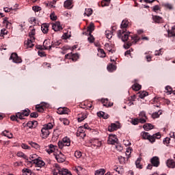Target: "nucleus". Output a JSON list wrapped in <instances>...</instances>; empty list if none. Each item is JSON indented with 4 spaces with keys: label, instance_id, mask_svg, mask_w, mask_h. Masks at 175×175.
<instances>
[{
    "label": "nucleus",
    "instance_id": "1",
    "mask_svg": "<svg viewBox=\"0 0 175 175\" xmlns=\"http://www.w3.org/2000/svg\"><path fill=\"white\" fill-rule=\"evenodd\" d=\"M141 136L142 137L144 140H149L150 143H154L157 139H161V133H157L153 134L152 135H150L148 132L142 131L141 133Z\"/></svg>",
    "mask_w": 175,
    "mask_h": 175
},
{
    "label": "nucleus",
    "instance_id": "2",
    "mask_svg": "<svg viewBox=\"0 0 175 175\" xmlns=\"http://www.w3.org/2000/svg\"><path fill=\"white\" fill-rule=\"evenodd\" d=\"M68 172H69L68 169L61 168L59 167V165H58L57 163L55 164L53 170H52L53 175H66L68 174Z\"/></svg>",
    "mask_w": 175,
    "mask_h": 175
},
{
    "label": "nucleus",
    "instance_id": "3",
    "mask_svg": "<svg viewBox=\"0 0 175 175\" xmlns=\"http://www.w3.org/2000/svg\"><path fill=\"white\" fill-rule=\"evenodd\" d=\"M130 33L131 32H125L124 30H119L118 31V38L122 39V42H128Z\"/></svg>",
    "mask_w": 175,
    "mask_h": 175
},
{
    "label": "nucleus",
    "instance_id": "4",
    "mask_svg": "<svg viewBox=\"0 0 175 175\" xmlns=\"http://www.w3.org/2000/svg\"><path fill=\"white\" fill-rule=\"evenodd\" d=\"M57 144L59 148H61V150L65 146L69 147V146H70V139L68 137H65L62 141H59Z\"/></svg>",
    "mask_w": 175,
    "mask_h": 175
},
{
    "label": "nucleus",
    "instance_id": "5",
    "mask_svg": "<svg viewBox=\"0 0 175 175\" xmlns=\"http://www.w3.org/2000/svg\"><path fill=\"white\" fill-rule=\"evenodd\" d=\"M108 144H117L118 143V139H117V135L110 134L107 140Z\"/></svg>",
    "mask_w": 175,
    "mask_h": 175
},
{
    "label": "nucleus",
    "instance_id": "6",
    "mask_svg": "<svg viewBox=\"0 0 175 175\" xmlns=\"http://www.w3.org/2000/svg\"><path fill=\"white\" fill-rule=\"evenodd\" d=\"M10 59H12V62H14L15 64H21V62H23L21 58L19 57L16 53H12Z\"/></svg>",
    "mask_w": 175,
    "mask_h": 175
},
{
    "label": "nucleus",
    "instance_id": "7",
    "mask_svg": "<svg viewBox=\"0 0 175 175\" xmlns=\"http://www.w3.org/2000/svg\"><path fill=\"white\" fill-rule=\"evenodd\" d=\"M120 129V123L117 122L116 123H111L110 126H108L109 132H114V131H117V129Z\"/></svg>",
    "mask_w": 175,
    "mask_h": 175
},
{
    "label": "nucleus",
    "instance_id": "8",
    "mask_svg": "<svg viewBox=\"0 0 175 175\" xmlns=\"http://www.w3.org/2000/svg\"><path fill=\"white\" fill-rule=\"evenodd\" d=\"M48 104L46 103H43L40 105H37L36 106V109L37 110V111H39V113H43V111H44V109H46V107H47Z\"/></svg>",
    "mask_w": 175,
    "mask_h": 175
},
{
    "label": "nucleus",
    "instance_id": "9",
    "mask_svg": "<svg viewBox=\"0 0 175 175\" xmlns=\"http://www.w3.org/2000/svg\"><path fill=\"white\" fill-rule=\"evenodd\" d=\"M139 122L141 124H145L147 120V116H146V112L144 111H141L139 114Z\"/></svg>",
    "mask_w": 175,
    "mask_h": 175
},
{
    "label": "nucleus",
    "instance_id": "10",
    "mask_svg": "<svg viewBox=\"0 0 175 175\" xmlns=\"http://www.w3.org/2000/svg\"><path fill=\"white\" fill-rule=\"evenodd\" d=\"M55 159L57 162L62 163V162H65V155L62 154V152H59L58 154L55 155Z\"/></svg>",
    "mask_w": 175,
    "mask_h": 175
},
{
    "label": "nucleus",
    "instance_id": "11",
    "mask_svg": "<svg viewBox=\"0 0 175 175\" xmlns=\"http://www.w3.org/2000/svg\"><path fill=\"white\" fill-rule=\"evenodd\" d=\"M86 129H88V124H85L83 126H80L78 128L77 131V136L79 137L81 133H83Z\"/></svg>",
    "mask_w": 175,
    "mask_h": 175
},
{
    "label": "nucleus",
    "instance_id": "12",
    "mask_svg": "<svg viewBox=\"0 0 175 175\" xmlns=\"http://www.w3.org/2000/svg\"><path fill=\"white\" fill-rule=\"evenodd\" d=\"M43 46L45 50H51V48L54 47V44H51L50 40H45L43 42Z\"/></svg>",
    "mask_w": 175,
    "mask_h": 175
},
{
    "label": "nucleus",
    "instance_id": "13",
    "mask_svg": "<svg viewBox=\"0 0 175 175\" xmlns=\"http://www.w3.org/2000/svg\"><path fill=\"white\" fill-rule=\"evenodd\" d=\"M65 58H68L69 59H72V61H77L79 59V54H72V53L66 54Z\"/></svg>",
    "mask_w": 175,
    "mask_h": 175
},
{
    "label": "nucleus",
    "instance_id": "14",
    "mask_svg": "<svg viewBox=\"0 0 175 175\" xmlns=\"http://www.w3.org/2000/svg\"><path fill=\"white\" fill-rule=\"evenodd\" d=\"M150 162H151L152 165L153 166H154V167H158L159 166V157H158L157 156L153 157L150 159Z\"/></svg>",
    "mask_w": 175,
    "mask_h": 175
},
{
    "label": "nucleus",
    "instance_id": "15",
    "mask_svg": "<svg viewBox=\"0 0 175 175\" xmlns=\"http://www.w3.org/2000/svg\"><path fill=\"white\" fill-rule=\"evenodd\" d=\"M41 133V137H42V139H47L50 135V131L46 129H44V127L42 128Z\"/></svg>",
    "mask_w": 175,
    "mask_h": 175
},
{
    "label": "nucleus",
    "instance_id": "16",
    "mask_svg": "<svg viewBox=\"0 0 175 175\" xmlns=\"http://www.w3.org/2000/svg\"><path fill=\"white\" fill-rule=\"evenodd\" d=\"M33 42H35V40L28 38L27 41H25V47H26V49H31V47L35 46V44H33Z\"/></svg>",
    "mask_w": 175,
    "mask_h": 175
},
{
    "label": "nucleus",
    "instance_id": "17",
    "mask_svg": "<svg viewBox=\"0 0 175 175\" xmlns=\"http://www.w3.org/2000/svg\"><path fill=\"white\" fill-rule=\"evenodd\" d=\"M70 112V110L66 107H60L57 109V114H68Z\"/></svg>",
    "mask_w": 175,
    "mask_h": 175
},
{
    "label": "nucleus",
    "instance_id": "18",
    "mask_svg": "<svg viewBox=\"0 0 175 175\" xmlns=\"http://www.w3.org/2000/svg\"><path fill=\"white\" fill-rule=\"evenodd\" d=\"M52 29L55 31L57 32V31L62 30V26H61V23L59 22H55L52 25Z\"/></svg>",
    "mask_w": 175,
    "mask_h": 175
},
{
    "label": "nucleus",
    "instance_id": "19",
    "mask_svg": "<svg viewBox=\"0 0 175 175\" xmlns=\"http://www.w3.org/2000/svg\"><path fill=\"white\" fill-rule=\"evenodd\" d=\"M27 162L34 163L35 161H38V155L36 154H31L29 159H27Z\"/></svg>",
    "mask_w": 175,
    "mask_h": 175
},
{
    "label": "nucleus",
    "instance_id": "20",
    "mask_svg": "<svg viewBox=\"0 0 175 175\" xmlns=\"http://www.w3.org/2000/svg\"><path fill=\"white\" fill-rule=\"evenodd\" d=\"M152 20L154 23H157V24H161V23H163V19L162 18V17L159 16H152Z\"/></svg>",
    "mask_w": 175,
    "mask_h": 175
},
{
    "label": "nucleus",
    "instance_id": "21",
    "mask_svg": "<svg viewBox=\"0 0 175 175\" xmlns=\"http://www.w3.org/2000/svg\"><path fill=\"white\" fill-rule=\"evenodd\" d=\"M34 165H36L37 167H43L46 163H44V161L42 160L38 159L37 160H35Z\"/></svg>",
    "mask_w": 175,
    "mask_h": 175
},
{
    "label": "nucleus",
    "instance_id": "22",
    "mask_svg": "<svg viewBox=\"0 0 175 175\" xmlns=\"http://www.w3.org/2000/svg\"><path fill=\"white\" fill-rule=\"evenodd\" d=\"M109 100L107 98H102L101 103H103V106L105 107H111L113 103H109Z\"/></svg>",
    "mask_w": 175,
    "mask_h": 175
},
{
    "label": "nucleus",
    "instance_id": "23",
    "mask_svg": "<svg viewBox=\"0 0 175 175\" xmlns=\"http://www.w3.org/2000/svg\"><path fill=\"white\" fill-rule=\"evenodd\" d=\"M41 29L43 33H47L49 32V24L43 23L41 26Z\"/></svg>",
    "mask_w": 175,
    "mask_h": 175
},
{
    "label": "nucleus",
    "instance_id": "24",
    "mask_svg": "<svg viewBox=\"0 0 175 175\" xmlns=\"http://www.w3.org/2000/svg\"><path fill=\"white\" fill-rule=\"evenodd\" d=\"M167 166L174 169L175 167V161L173 159H168L167 161Z\"/></svg>",
    "mask_w": 175,
    "mask_h": 175
},
{
    "label": "nucleus",
    "instance_id": "25",
    "mask_svg": "<svg viewBox=\"0 0 175 175\" xmlns=\"http://www.w3.org/2000/svg\"><path fill=\"white\" fill-rule=\"evenodd\" d=\"M143 128L145 131H151V129H154V125L147 123L143 126Z\"/></svg>",
    "mask_w": 175,
    "mask_h": 175
},
{
    "label": "nucleus",
    "instance_id": "26",
    "mask_svg": "<svg viewBox=\"0 0 175 175\" xmlns=\"http://www.w3.org/2000/svg\"><path fill=\"white\" fill-rule=\"evenodd\" d=\"M2 135H3V136H5L6 137H8V139H13V133H9V131H3Z\"/></svg>",
    "mask_w": 175,
    "mask_h": 175
},
{
    "label": "nucleus",
    "instance_id": "27",
    "mask_svg": "<svg viewBox=\"0 0 175 175\" xmlns=\"http://www.w3.org/2000/svg\"><path fill=\"white\" fill-rule=\"evenodd\" d=\"M162 114V110H159L157 112H154L152 114V118L155 120V118H159V116Z\"/></svg>",
    "mask_w": 175,
    "mask_h": 175
},
{
    "label": "nucleus",
    "instance_id": "28",
    "mask_svg": "<svg viewBox=\"0 0 175 175\" xmlns=\"http://www.w3.org/2000/svg\"><path fill=\"white\" fill-rule=\"evenodd\" d=\"M95 31V25L94 23H90L89 26H88V32L89 33H92L93 31Z\"/></svg>",
    "mask_w": 175,
    "mask_h": 175
},
{
    "label": "nucleus",
    "instance_id": "29",
    "mask_svg": "<svg viewBox=\"0 0 175 175\" xmlns=\"http://www.w3.org/2000/svg\"><path fill=\"white\" fill-rule=\"evenodd\" d=\"M138 94H139V98H140V99H144L146 96H148V92L146 91L139 92Z\"/></svg>",
    "mask_w": 175,
    "mask_h": 175
},
{
    "label": "nucleus",
    "instance_id": "30",
    "mask_svg": "<svg viewBox=\"0 0 175 175\" xmlns=\"http://www.w3.org/2000/svg\"><path fill=\"white\" fill-rule=\"evenodd\" d=\"M64 6L66 9H70V6H72V0H66L64 1Z\"/></svg>",
    "mask_w": 175,
    "mask_h": 175
},
{
    "label": "nucleus",
    "instance_id": "31",
    "mask_svg": "<svg viewBox=\"0 0 175 175\" xmlns=\"http://www.w3.org/2000/svg\"><path fill=\"white\" fill-rule=\"evenodd\" d=\"M132 88L134 91H139V90H142V86L140 84L135 83L132 85Z\"/></svg>",
    "mask_w": 175,
    "mask_h": 175
},
{
    "label": "nucleus",
    "instance_id": "32",
    "mask_svg": "<svg viewBox=\"0 0 175 175\" xmlns=\"http://www.w3.org/2000/svg\"><path fill=\"white\" fill-rule=\"evenodd\" d=\"M87 118V115L84 113L79 114V117L77 118L78 122H81L82 121H84Z\"/></svg>",
    "mask_w": 175,
    "mask_h": 175
},
{
    "label": "nucleus",
    "instance_id": "33",
    "mask_svg": "<svg viewBox=\"0 0 175 175\" xmlns=\"http://www.w3.org/2000/svg\"><path fill=\"white\" fill-rule=\"evenodd\" d=\"M88 42L89 43H94L95 42V37L92 35V33H88Z\"/></svg>",
    "mask_w": 175,
    "mask_h": 175
},
{
    "label": "nucleus",
    "instance_id": "34",
    "mask_svg": "<svg viewBox=\"0 0 175 175\" xmlns=\"http://www.w3.org/2000/svg\"><path fill=\"white\" fill-rule=\"evenodd\" d=\"M27 125L30 129L35 128V126H36V125H38V122H36V121L29 122H27Z\"/></svg>",
    "mask_w": 175,
    "mask_h": 175
},
{
    "label": "nucleus",
    "instance_id": "35",
    "mask_svg": "<svg viewBox=\"0 0 175 175\" xmlns=\"http://www.w3.org/2000/svg\"><path fill=\"white\" fill-rule=\"evenodd\" d=\"M97 116L98 117H102L104 120H107V118H109V115L105 116V112L103 111L98 112Z\"/></svg>",
    "mask_w": 175,
    "mask_h": 175
},
{
    "label": "nucleus",
    "instance_id": "36",
    "mask_svg": "<svg viewBox=\"0 0 175 175\" xmlns=\"http://www.w3.org/2000/svg\"><path fill=\"white\" fill-rule=\"evenodd\" d=\"M98 55H100V57L103 58H105V57H106V53H105V50H103V49H98Z\"/></svg>",
    "mask_w": 175,
    "mask_h": 175
},
{
    "label": "nucleus",
    "instance_id": "37",
    "mask_svg": "<svg viewBox=\"0 0 175 175\" xmlns=\"http://www.w3.org/2000/svg\"><path fill=\"white\" fill-rule=\"evenodd\" d=\"M116 69H117V67L113 64H111L107 66V70L109 72H113V70H116Z\"/></svg>",
    "mask_w": 175,
    "mask_h": 175
},
{
    "label": "nucleus",
    "instance_id": "38",
    "mask_svg": "<svg viewBox=\"0 0 175 175\" xmlns=\"http://www.w3.org/2000/svg\"><path fill=\"white\" fill-rule=\"evenodd\" d=\"M29 144H30V146H31V147H33V148H36V150H39V148H40L39 144H38L36 142H29Z\"/></svg>",
    "mask_w": 175,
    "mask_h": 175
},
{
    "label": "nucleus",
    "instance_id": "39",
    "mask_svg": "<svg viewBox=\"0 0 175 175\" xmlns=\"http://www.w3.org/2000/svg\"><path fill=\"white\" fill-rule=\"evenodd\" d=\"M105 173H106V170H105V169H103V168H101L100 170H96L95 174L96 175H104Z\"/></svg>",
    "mask_w": 175,
    "mask_h": 175
},
{
    "label": "nucleus",
    "instance_id": "40",
    "mask_svg": "<svg viewBox=\"0 0 175 175\" xmlns=\"http://www.w3.org/2000/svg\"><path fill=\"white\" fill-rule=\"evenodd\" d=\"M129 25V22L126 20H123L121 23V28H127Z\"/></svg>",
    "mask_w": 175,
    "mask_h": 175
},
{
    "label": "nucleus",
    "instance_id": "41",
    "mask_svg": "<svg viewBox=\"0 0 175 175\" xmlns=\"http://www.w3.org/2000/svg\"><path fill=\"white\" fill-rule=\"evenodd\" d=\"M29 39H31V40H35V30H31L29 33Z\"/></svg>",
    "mask_w": 175,
    "mask_h": 175
},
{
    "label": "nucleus",
    "instance_id": "42",
    "mask_svg": "<svg viewBox=\"0 0 175 175\" xmlns=\"http://www.w3.org/2000/svg\"><path fill=\"white\" fill-rule=\"evenodd\" d=\"M23 172L25 173V175H33L32 174V171L28 168L23 169Z\"/></svg>",
    "mask_w": 175,
    "mask_h": 175
},
{
    "label": "nucleus",
    "instance_id": "43",
    "mask_svg": "<svg viewBox=\"0 0 175 175\" xmlns=\"http://www.w3.org/2000/svg\"><path fill=\"white\" fill-rule=\"evenodd\" d=\"M53 126H54L53 125V124L48 123L47 124L44 125L43 128H44L45 129H47V131H49V129H53Z\"/></svg>",
    "mask_w": 175,
    "mask_h": 175
},
{
    "label": "nucleus",
    "instance_id": "44",
    "mask_svg": "<svg viewBox=\"0 0 175 175\" xmlns=\"http://www.w3.org/2000/svg\"><path fill=\"white\" fill-rule=\"evenodd\" d=\"M135 165L137 169H143V165L140 164V159H137V160L135 161Z\"/></svg>",
    "mask_w": 175,
    "mask_h": 175
},
{
    "label": "nucleus",
    "instance_id": "45",
    "mask_svg": "<svg viewBox=\"0 0 175 175\" xmlns=\"http://www.w3.org/2000/svg\"><path fill=\"white\" fill-rule=\"evenodd\" d=\"M165 90L167 91V94H168L169 95H170L173 92V89L169 85L165 87Z\"/></svg>",
    "mask_w": 175,
    "mask_h": 175
},
{
    "label": "nucleus",
    "instance_id": "46",
    "mask_svg": "<svg viewBox=\"0 0 175 175\" xmlns=\"http://www.w3.org/2000/svg\"><path fill=\"white\" fill-rule=\"evenodd\" d=\"M131 39H132V40H133L135 42V43H137V42H139V40H140V38H139V36H137V35L131 36Z\"/></svg>",
    "mask_w": 175,
    "mask_h": 175
},
{
    "label": "nucleus",
    "instance_id": "47",
    "mask_svg": "<svg viewBox=\"0 0 175 175\" xmlns=\"http://www.w3.org/2000/svg\"><path fill=\"white\" fill-rule=\"evenodd\" d=\"M32 9H33V12H35L36 13V12H40V10H42V8L38 5L33 6Z\"/></svg>",
    "mask_w": 175,
    "mask_h": 175
},
{
    "label": "nucleus",
    "instance_id": "48",
    "mask_svg": "<svg viewBox=\"0 0 175 175\" xmlns=\"http://www.w3.org/2000/svg\"><path fill=\"white\" fill-rule=\"evenodd\" d=\"M17 157H19L20 158H24V159H27V156L23 152H18Z\"/></svg>",
    "mask_w": 175,
    "mask_h": 175
},
{
    "label": "nucleus",
    "instance_id": "49",
    "mask_svg": "<svg viewBox=\"0 0 175 175\" xmlns=\"http://www.w3.org/2000/svg\"><path fill=\"white\" fill-rule=\"evenodd\" d=\"M118 161L120 162V163H121L122 165L125 163V157H122V156H120L118 157Z\"/></svg>",
    "mask_w": 175,
    "mask_h": 175
},
{
    "label": "nucleus",
    "instance_id": "50",
    "mask_svg": "<svg viewBox=\"0 0 175 175\" xmlns=\"http://www.w3.org/2000/svg\"><path fill=\"white\" fill-rule=\"evenodd\" d=\"M22 114L23 117H28V116H29V110L25 109L24 111H23Z\"/></svg>",
    "mask_w": 175,
    "mask_h": 175
},
{
    "label": "nucleus",
    "instance_id": "51",
    "mask_svg": "<svg viewBox=\"0 0 175 175\" xmlns=\"http://www.w3.org/2000/svg\"><path fill=\"white\" fill-rule=\"evenodd\" d=\"M116 148L119 152H120L123 150V148L121 146V145L120 144H118V142L116 143Z\"/></svg>",
    "mask_w": 175,
    "mask_h": 175
},
{
    "label": "nucleus",
    "instance_id": "52",
    "mask_svg": "<svg viewBox=\"0 0 175 175\" xmlns=\"http://www.w3.org/2000/svg\"><path fill=\"white\" fill-rule=\"evenodd\" d=\"M16 118H19V120H24V116L23 115V113L21 112L16 113Z\"/></svg>",
    "mask_w": 175,
    "mask_h": 175
},
{
    "label": "nucleus",
    "instance_id": "53",
    "mask_svg": "<svg viewBox=\"0 0 175 175\" xmlns=\"http://www.w3.org/2000/svg\"><path fill=\"white\" fill-rule=\"evenodd\" d=\"M168 33H170L172 36H175V25L172 27L171 31H168Z\"/></svg>",
    "mask_w": 175,
    "mask_h": 175
},
{
    "label": "nucleus",
    "instance_id": "54",
    "mask_svg": "<svg viewBox=\"0 0 175 175\" xmlns=\"http://www.w3.org/2000/svg\"><path fill=\"white\" fill-rule=\"evenodd\" d=\"M164 6L165 8H166V9H169L170 10H172L173 9V5L170 3H165Z\"/></svg>",
    "mask_w": 175,
    "mask_h": 175
},
{
    "label": "nucleus",
    "instance_id": "55",
    "mask_svg": "<svg viewBox=\"0 0 175 175\" xmlns=\"http://www.w3.org/2000/svg\"><path fill=\"white\" fill-rule=\"evenodd\" d=\"M76 173H77V174L80 175V172H81V170H83V167L78 166L77 167H75V169Z\"/></svg>",
    "mask_w": 175,
    "mask_h": 175
},
{
    "label": "nucleus",
    "instance_id": "56",
    "mask_svg": "<svg viewBox=\"0 0 175 175\" xmlns=\"http://www.w3.org/2000/svg\"><path fill=\"white\" fill-rule=\"evenodd\" d=\"M58 130H54L53 131V137H55V139L58 138V137L59 136V134L58 133Z\"/></svg>",
    "mask_w": 175,
    "mask_h": 175
},
{
    "label": "nucleus",
    "instance_id": "57",
    "mask_svg": "<svg viewBox=\"0 0 175 175\" xmlns=\"http://www.w3.org/2000/svg\"><path fill=\"white\" fill-rule=\"evenodd\" d=\"M139 122H140V119H139V118H135L133 120H132L133 125H137V124H139Z\"/></svg>",
    "mask_w": 175,
    "mask_h": 175
},
{
    "label": "nucleus",
    "instance_id": "58",
    "mask_svg": "<svg viewBox=\"0 0 175 175\" xmlns=\"http://www.w3.org/2000/svg\"><path fill=\"white\" fill-rule=\"evenodd\" d=\"M132 46V42H128L126 44L124 45V49H128Z\"/></svg>",
    "mask_w": 175,
    "mask_h": 175
},
{
    "label": "nucleus",
    "instance_id": "59",
    "mask_svg": "<svg viewBox=\"0 0 175 175\" xmlns=\"http://www.w3.org/2000/svg\"><path fill=\"white\" fill-rule=\"evenodd\" d=\"M75 157L76 158H80L81 157V152H80V151H75Z\"/></svg>",
    "mask_w": 175,
    "mask_h": 175
},
{
    "label": "nucleus",
    "instance_id": "60",
    "mask_svg": "<svg viewBox=\"0 0 175 175\" xmlns=\"http://www.w3.org/2000/svg\"><path fill=\"white\" fill-rule=\"evenodd\" d=\"M50 17L51 20H53V21H55V20H57V16L54 13L51 14Z\"/></svg>",
    "mask_w": 175,
    "mask_h": 175
},
{
    "label": "nucleus",
    "instance_id": "61",
    "mask_svg": "<svg viewBox=\"0 0 175 175\" xmlns=\"http://www.w3.org/2000/svg\"><path fill=\"white\" fill-rule=\"evenodd\" d=\"M152 10L153 12H158V10H161V8L159 7V5H156L153 7Z\"/></svg>",
    "mask_w": 175,
    "mask_h": 175
},
{
    "label": "nucleus",
    "instance_id": "62",
    "mask_svg": "<svg viewBox=\"0 0 175 175\" xmlns=\"http://www.w3.org/2000/svg\"><path fill=\"white\" fill-rule=\"evenodd\" d=\"M132 152V150L129 148H128L126 151V155L127 156V159H129V158H130L129 155H131Z\"/></svg>",
    "mask_w": 175,
    "mask_h": 175
},
{
    "label": "nucleus",
    "instance_id": "63",
    "mask_svg": "<svg viewBox=\"0 0 175 175\" xmlns=\"http://www.w3.org/2000/svg\"><path fill=\"white\" fill-rule=\"evenodd\" d=\"M164 144H169L170 143V137H166L163 140Z\"/></svg>",
    "mask_w": 175,
    "mask_h": 175
},
{
    "label": "nucleus",
    "instance_id": "64",
    "mask_svg": "<svg viewBox=\"0 0 175 175\" xmlns=\"http://www.w3.org/2000/svg\"><path fill=\"white\" fill-rule=\"evenodd\" d=\"M64 125H68L69 124V120L66 118L62 119Z\"/></svg>",
    "mask_w": 175,
    "mask_h": 175
}]
</instances>
